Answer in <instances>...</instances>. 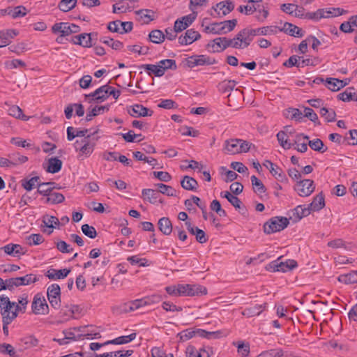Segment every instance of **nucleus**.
Returning <instances> with one entry per match:
<instances>
[{
	"label": "nucleus",
	"instance_id": "nucleus-1",
	"mask_svg": "<svg viewBox=\"0 0 357 357\" xmlns=\"http://www.w3.org/2000/svg\"><path fill=\"white\" fill-rule=\"evenodd\" d=\"M98 131L99 130L97 129L90 132L86 137L75 141L74 148L77 153V157L78 160H84L91 155L100 138V137H96Z\"/></svg>",
	"mask_w": 357,
	"mask_h": 357
},
{
	"label": "nucleus",
	"instance_id": "nucleus-2",
	"mask_svg": "<svg viewBox=\"0 0 357 357\" xmlns=\"http://www.w3.org/2000/svg\"><path fill=\"white\" fill-rule=\"evenodd\" d=\"M252 29L246 27L241 30L234 38H231L233 48L243 50L247 48L254 39Z\"/></svg>",
	"mask_w": 357,
	"mask_h": 357
},
{
	"label": "nucleus",
	"instance_id": "nucleus-3",
	"mask_svg": "<svg viewBox=\"0 0 357 357\" xmlns=\"http://www.w3.org/2000/svg\"><path fill=\"white\" fill-rule=\"evenodd\" d=\"M15 302H11L8 297L0 296V313L2 320L13 321L17 317V312L14 307Z\"/></svg>",
	"mask_w": 357,
	"mask_h": 357
},
{
	"label": "nucleus",
	"instance_id": "nucleus-4",
	"mask_svg": "<svg viewBox=\"0 0 357 357\" xmlns=\"http://www.w3.org/2000/svg\"><path fill=\"white\" fill-rule=\"evenodd\" d=\"M289 223V220L287 218L278 216L272 218L264 224V231L267 234L280 231L286 228Z\"/></svg>",
	"mask_w": 357,
	"mask_h": 357
},
{
	"label": "nucleus",
	"instance_id": "nucleus-5",
	"mask_svg": "<svg viewBox=\"0 0 357 357\" xmlns=\"http://www.w3.org/2000/svg\"><path fill=\"white\" fill-rule=\"evenodd\" d=\"M297 266V262L293 259H287L285 261H281L280 258L271 262L267 269L273 272H287Z\"/></svg>",
	"mask_w": 357,
	"mask_h": 357
},
{
	"label": "nucleus",
	"instance_id": "nucleus-6",
	"mask_svg": "<svg viewBox=\"0 0 357 357\" xmlns=\"http://www.w3.org/2000/svg\"><path fill=\"white\" fill-rule=\"evenodd\" d=\"M180 296H195L206 294V287L199 284H178Z\"/></svg>",
	"mask_w": 357,
	"mask_h": 357
},
{
	"label": "nucleus",
	"instance_id": "nucleus-7",
	"mask_svg": "<svg viewBox=\"0 0 357 357\" xmlns=\"http://www.w3.org/2000/svg\"><path fill=\"white\" fill-rule=\"evenodd\" d=\"M215 63V60L214 59L204 54L192 55L185 60V64L190 68L199 66L213 65Z\"/></svg>",
	"mask_w": 357,
	"mask_h": 357
},
{
	"label": "nucleus",
	"instance_id": "nucleus-8",
	"mask_svg": "<svg viewBox=\"0 0 357 357\" xmlns=\"http://www.w3.org/2000/svg\"><path fill=\"white\" fill-rule=\"evenodd\" d=\"M229 47H233L232 40L226 37L215 38L208 44V47L213 52H221Z\"/></svg>",
	"mask_w": 357,
	"mask_h": 357
},
{
	"label": "nucleus",
	"instance_id": "nucleus-9",
	"mask_svg": "<svg viewBox=\"0 0 357 357\" xmlns=\"http://www.w3.org/2000/svg\"><path fill=\"white\" fill-rule=\"evenodd\" d=\"M32 312L35 314H47L49 312V307L46 300L40 294L34 296L31 304Z\"/></svg>",
	"mask_w": 357,
	"mask_h": 357
},
{
	"label": "nucleus",
	"instance_id": "nucleus-10",
	"mask_svg": "<svg viewBox=\"0 0 357 357\" xmlns=\"http://www.w3.org/2000/svg\"><path fill=\"white\" fill-rule=\"evenodd\" d=\"M181 338H185V340H190V338L195 337V336H199L206 338H211V337H218L219 334H220V331H215V332H208L202 329H187L185 331H183L182 333Z\"/></svg>",
	"mask_w": 357,
	"mask_h": 357
},
{
	"label": "nucleus",
	"instance_id": "nucleus-11",
	"mask_svg": "<svg viewBox=\"0 0 357 357\" xmlns=\"http://www.w3.org/2000/svg\"><path fill=\"white\" fill-rule=\"evenodd\" d=\"M314 182L310 179H304L296 183L295 190L301 197H307L314 190Z\"/></svg>",
	"mask_w": 357,
	"mask_h": 357
},
{
	"label": "nucleus",
	"instance_id": "nucleus-12",
	"mask_svg": "<svg viewBox=\"0 0 357 357\" xmlns=\"http://www.w3.org/2000/svg\"><path fill=\"white\" fill-rule=\"evenodd\" d=\"M108 89H110V86L107 84L103 85L97 89L94 92L85 95V98L90 99L89 102H101L109 97Z\"/></svg>",
	"mask_w": 357,
	"mask_h": 357
},
{
	"label": "nucleus",
	"instance_id": "nucleus-13",
	"mask_svg": "<svg viewBox=\"0 0 357 357\" xmlns=\"http://www.w3.org/2000/svg\"><path fill=\"white\" fill-rule=\"evenodd\" d=\"M264 166L266 167L271 173V174L279 181L282 182L286 181L287 178L282 170L275 164L273 163L270 160H266L264 163Z\"/></svg>",
	"mask_w": 357,
	"mask_h": 357
},
{
	"label": "nucleus",
	"instance_id": "nucleus-14",
	"mask_svg": "<svg viewBox=\"0 0 357 357\" xmlns=\"http://www.w3.org/2000/svg\"><path fill=\"white\" fill-rule=\"evenodd\" d=\"M200 37L201 35L199 32L190 29L186 31L185 36H181L178 38V43L182 45H190L198 40Z\"/></svg>",
	"mask_w": 357,
	"mask_h": 357
},
{
	"label": "nucleus",
	"instance_id": "nucleus-15",
	"mask_svg": "<svg viewBox=\"0 0 357 357\" xmlns=\"http://www.w3.org/2000/svg\"><path fill=\"white\" fill-rule=\"evenodd\" d=\"M279 31H283L294 37H303L304 31L298 26L289 22H285L282 27H279Z\"/></svg>",
	"mask_w": 357,
	"mask_h": 357
},
{
	"label": "nucleus",
	"instance_id": "nucleus-16",
	"mask_svg": "<svg viewBox=\"0 0 357 357\" xmlns=\"http://www.w3.org/2000/svg\"><path fill=\"white\" fill-rule=\"evenodd\" d=\"M128 113L133 117L150 116L153 112L142 105L136 104L128 109Z\"/></svg>",
	"mask_w": 357,
	"mask_h": 357
},
{
	"label": "nucleus",
	"instance_id": "nucleus-17",
	"mask_svg": "<svg viewBox=\"0 0 357 357\" xmlns=\"http://www.w3.org/2000/svg\"><path fill=\"white\" fill-rule=\"evenodd\" d=\"M137 20L142 24H149L154 20L155 13L149 9H140L135 11Z\"/></svg>",
	"mask_w": 357,
	"mask_h": 357
},
{
	"label": "nucleus",
	"instance_id": "nucleus-18",
	"mask_svg": "<svg viewBox=\"0 0 357 357\" xmlns=\"http://www.w3.org/2000/svg\"><path fill=\"white\" fill-rule=\"evenodd\" d=\"M308 139V136L303 134L296 135L294 143H292L293 146L296 145L294 149L301 153L306 152L307 150L308 143H307L305 140H307Z\"/></svg>",
	"mask_w": 357,
	"mask_h": 357
},
{
	"label": "nucleus",
	"instance_id": "nucleus-19",
	"mask_svg": "<svg viewBox=\"0 0 357 357\" xmlns=\"http://www.w3.org/2000/svg\"><path fill=\"white\" fill-rule=\"evenodd\" d=\"M18 32L14 29H6L0 31V47L9 45L11 39L15 37Z\"/></svg>",
	"mask_w": 357,
	"mask_h": 357
},
{
	"label": "nucleus",
	"instance_id": "nucleus-20",
	"mask_svg": "<svg viewBox=\"0 0 357 357\" xmlns=\"http://www.w3.org/2000/svg\"><path fill=\"white\" fill-rule=\"evenodd\" d=\"M3 250L5 253L13 257H17L24 254V248L19 244L9 243L2 248H0V252Z\"/></svg>",
	"mask_w": 357,
	"mask_h": 357
},
{
	"label": "nucleus",
	"instance_id": "nucleus-21",
	"mask_svg": "<svg viewBox=\"0 0 357 357\" xmlns=\"http://www.w3.org/2000/svg\"><path fill=\"white\" fill-rule=\"evenodd\" d=\"M93 33H82L74 36L73 43L75 45H79L84 47H90L92 46Z\"/></svg>",
	"mask_w": 357,
	"mask_h": 357
},
{
	"label": "nucleus",
	"instance_id": "nucleus-22",
	"mask_svg": "<svg viewBox=\"0 0 357 357\" xmlns=\"http://www.w3.org/2000/svg\"><path fill=\"white\" fill-rule=\"evenodd\" d=\"M319 11L321 19L338 17L343 15L345 13V11L343 9L333 7L321 8L319 9Z\"/></svg>",
	"mask_w": 357,
	"mask_h": 357
},
{
	"label": "nucleus",
	"instance_id": "nucleus-23",
	"mask_svg": "<svg viewBox=\"0 0 357 357\" xmlns=\"http://www.w3.org/2000/svg\"><path fill=\"white\" fill-rule=\"evenodd\" d=\"M266 307V303L256 304L253 306L248 307L244 309L242 314L248 317H252L259 315Z\"/></svg>",
	"mask_w": 357,
	"mask_h": 357
},
{
	"label": "nucleus",
	"instance_id": "nucleus-24",
	"mask_svg": "<svg viewBox=\"0 0 357 357\" xmlns=\"http://www.w3.org/2000/svg\"><path fill=\"white\" fill-rule=\"evenodd\" d=\"M158 226L164 235L169 236L172 232L173 227L169 218L163 217L159 219Z\"/></svg>",
	"mask_w": 357,
	"mask_h": 357
},
{
	"label": "nucleus",
	"instance_id": "nucleus-25",
	"mask_svg": "<svg viewBox=\"0 0 357 357\" xmlns=\"http://www.w3.org/2000/svg\"><path fill=\"white\" fill-rule=\"evenodd\" d=\"M347 84V82L336 78H327L326 80V85L333 91H337L344 87Z\"/></svg>",
	"mask_w": 357,
	"mask_h": 357
},
{
	"label": "nucleus",
	"instance_id": "nucleus-26",
	"mask_svg": "<svg viewBox=\"0 0 357 357\" xmlns=\"http://www.w3.org/2000/svg\"><path fill=\"white\" fill-rule=\"evenodd\" d=\"M240 143L239 139H230L225 142L224 150L227 154H236L238 152V144Z\"/></svg>",
	"mask_w": 357,
	"mask_h": 357
},
{
	"label": "nucleus",
	"instance_id": "nucleus-27",
	"mask_svg": "<svg viewBox=\"0 0 357 357\" xmlns=\"http://www.w3.org/2000/svg\"><path fill=\"white\" fill-rule=\"evenodd\" d=\"M292 215L290 216L291 219H294V222H297L302 219L303 217L307 216L310 213V208H303V206H297L291 211Z\"/></svg>",
	"mask_w": 357,
	"mask_h": 357
},
{
	"label": "nucleus",
	"instance_id": "nucleus-28",
	"mask_svg": "<svg viewBox=\"0 0 357 357\" xmlns=\"http://www.w3.org/2000/svg\"><path fill=\"white\" fill-rule=\"evenodd\" d=\"M255 36H266L271 34H276L279 32V27L276 26H263L257 29H252Z\"/></svg>",
	"mask_w": 357,
	"mask_h": 357
},
{
	"label": "nucleus",
	"instance_id": "nucleus-29",
	"mask_svg": "<svg viewBox=\"0 0 357 357\" xmlns=\"http://www.w3.org/2000/svg\"><path fill=\"white\" fill-rule=\"evenodd\" d=\"M337 280L345 284L357 283V271H351L348 273L341 274L338 276Z\"/></svg>",
	"mask_w": 357,
	"mask_h": 357
},
{
	"label": "nucleus",
	"instance_id": "nucleus-30",
	"mask_svg": "<svg viewBox=\"0 0 357 357\" xmlns=\"http://www.w3.org/2000/svg\"><path fill=\"white\" fill-rule=\"evenodd\" d=\"M221 196L226 198L231 204L234 206L236 209L241 210L244 209V206L242 202L236 196L231 195L229 192L225 191L221 192Z\"/></svg>",
	"mask_w": 357,
	"mask_h": 357
},
{
	"label": "nucleus",
	"instance_id": "nucleus-31",
	"mask_svg": "<svg viewBox=\"0 0 357 357\" xmlns=\"http://www.w3.org/2000/svg\"><path fill=\"white\" fill-rule=\"evenodd\" d=\"M70 23L59 22L54 24L52 27L54 33H60L61 37L69 36Z\"/></svg>",
	"mask_w": 357,
	"mask_h": 357
},
{
	"label": "nucleus",
	"instance_id": "nucleus-32",
	"mask_svg": "<svg viewBox=\"0 0 357 357\" xmlns=\"http://www.w3.org/2000/svg\"><path fill=\"white\" fill-rule=\"evenodd\" d=\"M181 185L183 188L187 190L195 191L198 187L197 181L189 176H183L181 181Z\"/></svg>",
	"mask_w": 357,
	"mask_h": 357
},
{
	"label": "nucleus",
	"instance_id": "nucleus-33",
	"mask_svg": "<svg viewBox=\"0 0 357 357\" xmlns=\"http://www.w3.org/2000/svg\"><path fill=\"white\" fill-rule=\"evenodd\" d=\"M56 185L54 182L40 183L38 185L37 192L47 197L56 188Z\"/></svg>",
	"mask_w": 357,
	"mask_h": 357
},
{
	"label": "nucleus",
	"instance_id": "nucleus-34",
	"mask_svg": "<svg viewBox=\"0 0 357 357\" xmlns=\"http://www.w3.org/2000/svg\"><path fill=\"white\" fill-rule=\"evenodd\" d=\"M325 206L324 197L322 193H319L314 197L312 203L309 205L310 211H318L322 209Z\"/></svg>",
	"mask_w": 357,
	"mask_h": 357
},
{
	"label": "nucleus",
	"instance_id": "nucleus-35",
	"mask_svg": "<svg viewBox=\"0 0 357 357\" xmlns=\"http://www.w3.org/2000/svg\"><path fill=\"white\" fill-rule=\"evenodd\" d=\"M70 272V269L63 268L60 270L51 269L47 273V277L50 280L63 279L68 276Z\"/></svg>",
	"mask_w": 357,
	"mask_h": 357
},
{
	"label": "nucleus",
	"instance_id": "nucleus-36",
	"mask_svg": "<svg viewBox=\"0 0 357 357\" xmlns=\"http://www.w3.org/2000/svg\"><path fill=\"white\" fill-rule=\"evenodd\" d=\"M354 91V88L349 87L344 92L339 93L337 98L344 102L357 101V94Z\"/></svg>",
	"mask_w": 357,
	"mask_h": 357
},
{
	"label": "nucleus",
	"instance_id": "nucleus-37",
	"mask_svg": "<svg viewBox=\"0 0 357 357\" xmlns=\"http://www.w3.org/2000/svg\"><path fill=\"white\" fill-rule=\"evenodd\" d=\"M159 66L160 65L158 63H157V64H143L142 65L141 68L146 71L149 75L153 74L156 77H162L164 73Z\"/></svg>",
	"mask_w": 357,
	"mask_h": 357
},
{
	"label": "nucleus",
	"instance_id": "nucleus-38",
	"mask_svg": "<svg viewBox=\"0 0 357 357\" xmlns=\"http://www.w3.org/2000/svg\"><path fill=\"white\" fill-rule=\"evenodd\" d=\"M22 186L27 191H31L36 187L38 188V185H40V178L38 176H33L31 178H24L22 179Z\"/></svg>",
	"mask_w": 357,
	"mask_h": 357
},
{
	"label": "nucleus",
	"instance_id": "nucleus-39",
	"mask_svg": "<svg viewBox=\"0 0 357 357\" xmlns=\"http://www.w3.org/2000/svg\"><path fill=\"white\" fill-rule=\"evenodd\" d=\"M62 167V161L59 160L58 158H51L48 160V166L47 168V172L50 173H57L59 172Z\"/></svg>",
	"mask_w": 357,
	"mask_h": 357
},
{
	"label": "nucleus",
	"instance_id": "nucleus-40",
	"mask_svg": "<svg viewBox=\"0 0 357 357\" xmlns=\"http://www.w3.org/2000/svg\"><path fill=\"white\" fill-rule=\"evenodd\" d=\"M136 337V333H133L128 335H123L118 337L114 340H108L105 342V344H127L132 340H134Z\"/></svg>",
	"mask_w": 357,
	"mask_h": 357
},
{
	"label": "nucleus",
	"instance_id": "nucleus-41",
	"mask_svg": "<svg viewBox=\"0 0 357 357\" xmlns=\"http://www.w3.org/2000/svg\"><path fill=\"white\" fill-rule=\"evenodd\" d=\"M142 196L144 199L151 204H155L158 199L159 192L153 189H144L142 190Z\"/></svg>",
	"mask_w": 357,
	"mask_h": 357
},
{
	"label": "nucleus",
	"instance_id": "nucleus-42",
	"mask_svg": "<svg viewBox=\"0 0 357 357\" xmlns=\"http://www.w3.org/2000/svg\"><path fill=\"white\" fill-rule=\"evenodd\" d=\"M133 353L132 350H119L117 351L104 353L102 354H95L94 357H128Z\"/></svg>",
	"mask_w": 357,
	"mask_h": 357
},
{
	"label": "nucleus",
	"instance_id": "nucleus-43",
	"mask_svg": "<svg viewBox=\"0 0 357 357\" xmlns=\"http://www.w3.org/2000/svg\"><path fill=\"white\" fill-rule=\"evenodd\" d=\"M65 199L64 196L59 192L52 191L44 200L45 204H57L62 203Z\"/></svg>",
	"mask_w": 357,
	"mask_h": 357
},
{
	"label": "nucleus",
	"instance_id": "nucleus-44",
	"mask_svg": "<svg viewBox=\"0 0 357 357\" xmlns=\"http://www.w3.org/2000/svg\"><path fill=\"white\" fill-rule=\"evenodd\" d=\"M100 41L115 50H119L123 47V43L119 40H114L108 36L100 37Z\"/></svg>",
	"mask_w": 357,
	"mask_h": 357
},
{
	"label": "nucleus",
	"instance_id": "nucleus-45",
	"mask_svg": "<svg viewBox=\"0 0 357 357\" xmlns=\"http://www.w3.org/2000/svg\"><path fill=\"white\" fill-rule=\"evenodd\" d=\"M234 8V5L231 1H222L216 4L215 10H219L222 11V15H226L229 13Z\"/></svg>",
	"mask_w": 357,
	"mask_h": 357
},
{
	"label": "nucleus",
	"instance_id": "nucleus-46",
	"mask_svg": "<svg viewBox=\"0 0 357 357\" xmlns=\"http://www.w3.org/2000/svg\"><path fill=\"white\" fill-rule=\"evenodd\" d=\"M276 137L280 145L284 149H290L293 146L292 143L289 140V135L284 133V132H278Z\"/></svg>",
	"mask_w": 357,
	"mask_h": 357
},
{
	"label": "nucleus",
	"instance_id": "nucleus-47",
	"mask_svg": "<svg viewBox=\"0 0 357 357\" xmlns=\"http://www.w3.org/2000/svg\"><path fill=\"white\" fill-rule=\"evenodd\" d=\"M223 27L221 22L212 23L204 28V31L212 34H225Z\"/></svg>",
	"mask_w": 357,
	"mask_h": 357
},
{
	"label": "nucleus",
	"instance_id": "nucleus-48",
	"mask_svg": "<svg viewBox=\"0 0 357 357\" xmlns=\"http://www.w3.org/2000/svg\"><path fill=\"white\" fill-rule=\"evenodd\" d=\"M15 278L18 287L22 285H29L38 281V278L34 274H27L23 277H17Z\"/></svg>",
	"mask_w": 357,
	"mask_h": 357
},
{
	"label": "nucleus",
	"instance_id": "nucleus-49",
	"mask_svg": "<svg viewBox=\"0 0 357 357\" xmlns=\"http://www.w3.org/2000/svg\"><path fill=\"white\" fill-rule=\"evenodd\" d=\"M150 40L155 44L162 43L165 39V36L163 32L159 29H155L150 32L149 35Z\"/></svg>",
	"mask_w": 357,
	"mask_h": 357
},
{
	"label": "nucleus",
	"instance_id": "nucleus-50",
	"mask_svg": "<svg viewBox=\"0 0 357 357\" xmlns=\"http://www.w3.org/2000/svg\"><path fill=\"white\" fill-rule=\"evenodd\" d=\"M9 160L10 166H16L20 164H23L28 160V158L25 155H20L19 153H14L9 154Z\"/></svg>",
	"mask_w": 357,
	"mask_h": 357
},
{
	"label": "nucleus",
	"instance_id": "nucleus-51",
	"mask_svg": "<svg viewBox=\"0 0 357 357\" xmlns=\"http://www.w3.org/2000/svg\"><path fill=\"white\" fill-rule=\"evenodd\" d=\"M250 179L255 192L257 193L258 195H261L266 192V187L263 183L257 178L256 176H252Z\"/></svg>",
	"mask_w": 357,
	"mask_h": 357
},
{
	"label": "nucleus",
	"instance_id": "nucleus-52",
	"mask_svg": "<svg viewBox=\"0 0 357 357\" xmlns=\"http://www.w3.org/2000/svg\"><path fill=\"white\" fill-rule=\"evenodd\" d=\"M155 186L158 188L159 193H162L163 195H166L169 197H176V190L173 188L172 186L163 184V183H158L155 184Z\"/></svg>",
	"mask_w": 357,
	"mask_h": 357
},
{
	"label": "nucleus",
	"instance_id": "nucleus-53",
	"mask_svg": "<svg viewBox=\"0 0 357 357\" xmlns=\"http://www.w3.org/2000/svg\"><path fill=\"white\" fill-rule=\"evenodd\" d=\"M9 115L16 118L20 119L24 121H27L29 117L23 114V112L22 109L17 105H12L8 109Z\"/></svg>",
	"mask_w": 357,
	"mask_h": 357
},
{
	"label": "nucleus",
	"instance_id": "nucleus-54",
	"mask_svg": "<svg viewBox=\"0 0 357 357\" xmlns=\"http://www.w3.org/2000/svg\"><path fill=\"white\" fill-rule=\"evenodd\" d=\"M59 322H66L71 319H77V317H73L70 310L69 305H67L61 308L59 313Z\"/></svg>",
	"mask_w": 357,
	"mask_h": 357
},
{
	"label": "nucleus",
	"instance_id": "nucleus-55",
	"mask_svg": "<svg viewBox=\"0 0 357 357\" xmlns=\"http://www.w3.org/2000/svg\"><path fill=\"white\" fill-rule=\"evenodd\" d=\"M158 63H159V67L162 70L164 74L167 70H176L177 68L176 61L174 59H163Z\"/></svg>",
	"mask_w": 357,
	"mask_h": 357
},
{
	"label": "nucleus",
	"instance_id": "nucleus-56",
	"mask_svg": "<svg viewBox=\"0 0 357 357\" xmlns=\"http://www.w3.org/2000/svg\"><path fill=\"white\" fill-rule=\"evenodd\" d=\"M187 357H210V356L205 349L197 350L191 347L187 349Z\"/></svg>",
	"mask_w": 357,
	"mask_h": 357
},
{
	"label": "nucleus",
	"instance_id": "nucleus-57",
	"mask_svg": "<svg viewBox=\"0 0 357 357\" xmlns=\"http://www.w3.org/2000/svg\"><path fill=\"white\" fill-rule=\"evenodd\" d=\"M283 350L277 348L262 351L257 357H283Z\"/></svg>",
	"mask_w": 357,
	"mask_h": 357
},
{
	"label": "nucleus",
	"instance_id": "nucleus-58",
	"mask_svg": "<svg viewBox=\"0 0 357 357\" xmlns=\"http://www.w3.org/2000/svg\"><path fill=\"white\" fill-rule=\"evenodd\" d=\"M28 296L24 295L22 297L18 298L17 303L15 302L14 307L17 312L24 313L26 309V305L29 303Z\"/></svg>",
	"mask_w": 357,
	"mask_h": 357
},
{
	"label": "nucleus",
	"instance_id": "nucleus-59",
	"mask_svg": "<svg viewBox=\"0 0 357 357\" xmlns=\"http://www.w3.org/2000/svg\"><path fill=\"white\" fill-rule=\"evenodd\" d=\"M237 82L234 80H224L219 84V89L222 93L231 91Z\"/></svg>",
	"mask_w": 357,
	"mask_h": 357
},
{
	"label": "nucleus",
	"instance_id": "nucleus-60",
	"mask_svg": "<svg viewBox=\"0 0 357 357\" xmlns=\"http://www.w3.org/2000/svg\"><path fill=\"white\" fill-rule=\"evenodd\" d=\"M319 113L327 122H333L335 120L336 114L333 109H329L326 107H321Z\"/></svg>",
	"mask_w": 357,
	"mask_h": 357
},
{
	"label": "nucleus",
	"instance_id": "nucleus-61",
	"mask_svg": "<svg viewBox=\"0 0 357 357\" xmlns=\"http://www.w3.org/2000/svg\"><path fill=\"white\" fill-rule=\"evenodd\" d=\"M308 145L312 150L320 153H324L327 150V148L324 146L323 142L320 139L309 141Z\"/></svg>",
	"mask_w": 357,
	"mask_h": 357
},
{
	"label": "nucleus",
	"instance_id": "nucleus-62",
	"mask_svg": "<svg viewBox=\"0 0 357 357\" xmlns=\"http://www.w3.org/2000/svg\"><path fill=\"white\" fill-rule=\"evenodd\" d=\"M43 222L46 227L51 229L59 225V220L56 217L49 215L43 216Z\"/></svg>",
	"mask_w": 357,
	"mask_h": 357
},
{
	"label": "nucleus",
	"instance_id": "nucleus-63",
	"mask_svg": "<svg viewBox=\"0 0 357 357\" xmlns=\"http://www.w3.org/2000/svg\"><path fill=\"white\" fill-rule=\"evenodd\" d=\"M77 0H61L59 3V9L63 12H68L75 8Z\"/></svg>",
	"mask_w": 357,
	"mask_h": 357
},
{
	"label": "nucleus",
	"instance_id": "nucleus-64",
	"mask_svg": "<svg viewBox=\"0 0 357 357\" xmlns=\"http://www.w3.org/2000/svg\"><path fill=\"white\" fill-rule=\"evenodd\" d=\"M47 294L48 300L61 296V289L59 285L57 284H51L47 288Z\"/></svg>",
	"mask_w": 357,
	"mask_h": 357
}]
</instances>
